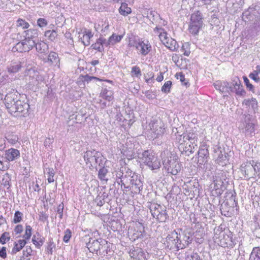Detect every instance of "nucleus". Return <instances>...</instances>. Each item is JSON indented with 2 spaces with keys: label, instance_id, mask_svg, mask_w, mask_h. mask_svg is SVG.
<instances>
[{
  "label": "nucleus",
  "instance_id": "1",
  "mask_svg": "<svg viewBox=\"0 0 260 260\" xmlns=\"http://www.w3.org/2000/svg\"><path fill=\"white\" fill-rule=\"evenodd\" d=\"M115 182L121 186L123 191H131L137 194L143 189V183L138 176L126 167H121L115 172Z\"/></svg>",
  "mask_w": 260,
  "mask_h": 260
},
{
  "label": "nucleus",
  "instance_id": "2",
  "mask_svg": "<svg viewBox=\"0 0 260 260\" xmlns=\"http://www.w3.org/2000/svg\"><path fill=\"white\" fill-rule=\"evenodd\" d=\"M4 103L9 112L15 117L19 116L20 113L23 115L28 113L30 109L28 103L18 100L17 95L13 93L6 95Z\"/></svg>",
  "mask_w": 260,
  "mask_h": 260
},
{
  "label": "nucleus",
  "instance_id": "3",
  "mask_svg": "<svg viewBox=\"0 0 260 260\" xmlns=\"http://www.w3.org/2000/svg\"><path fill=\"white\" fill-rule=\"evenodd\" d=\"M4 103L9 112L15 117L19 116L20 113L23 115L28 113L30 109L28 103L18 100L17 95L13 93L6 95Z\"/></svg>",
  "mask_w": 260,
  "mask_h": 260
},
{
  "label": "nucleus",
  "instance_id": "4",
  "mask_svg": "<svg viewBox=\"0 0 260 260\" xmlns=\"http://www.w3.org/2000/svg\"><path fill=\"white\" fill-rule=\"evenodd\" d=\"M214 239L215 242L222 247L231 248L236 244L233 233L229 230L222 232L218 229L215 231Z\"/></svg>",
  "mask_w": 260,
  "mask_h": 260
},
{
  "label": "nucleus",
  "instance_id": "5",
  "mask_svg": "<svg viewBox=\"0 0 260 260\" xmlns=\"http://www.w3.org/2000/svg\"><path fill=\"white\" fill-rule=\"evenodd\" d=\"M147 207L150 210L151 215L158 222H165L169 216L166 208L157 203L148 202Z\"/></svg>",
  "mask_w": 260,
  "mask_h": 260
},
{
  "label": "nucleus",
  "instance_id": "6",
  "mask_svg": "<svg viewBox=\"0 0 260 260\" xmlns=\"http://www.w3.org/2000/svg\"><path fill=\"white\" fill-rule=\"evenodd\" d=\"M84 159L87 165L89 167H96L104 166L106 161L105 158L102 155V153L95 150H87L83 156Z\"/></svg>",
  "mask_w": 260,
  "mask_h": 260
},
{
  "label": "nucleus",
  "instance_id": "7",
  "mask_svg": "<svg viewBox=\"0 0 260 260\" xmlns=\"http://www.w3.org/2000/svg\"><path fill=\"white\" fill-rule=\"evenodd\" d=\"M203 16L199 11H194L190 16L188 31L193 36L198 35L203 24Z\"/></svg>",
  "mask_w": 260,
  "mask_h": 260
},
{
  "label": "nucleus",
  "instance_id": "8",
  "mask_svg": "<svg viewBox=\"0 0 260 260\" xmlns=\"http://www.w3.org/2000/svg\"><path fill=\"white\" fill-rule=\"evenodd\" d=\"M177 159L176 156L171 155L162 161L165 170L173 175H177L181 170V165L177 161Z\"/></svg>",
  "mask_w": 260,
  "mask_h": 260
},
{
  "label": "nucleus",
  "instance_id": "9",
  "mask_svg": "<svg viewBox=\"0 0 260 260\" xmlns=\"http://www.w3.org/2000/svg\"><path fill=\"white\" fill-rule=\"evenodd\" d=\"M226 178V173L223 171L218 173L214 178L213 186L211 187L213 196H219L223 193L225 188L223 181Z\"/></svg>",
  "mask_w": 260,
  "mask_h": 260
},
{
  "label": "nucleus",
  "instance_id": "10",
  "mask_svg": "<svg viewBox=\"0 0 260 260\" xmlns=\"http://www.w3.org/2000/svg\"><path fill=\"white\" fill-rule=\"evenodd\" d=\"M150 127L152 133V137L154 139L161 138L166 132L165 124L160 119L151 121Z\"/></svg>",
  "mask_w": 260,
  "mask_h": 260
},
{
  "label": "nucleus",
  "instance_id": "11",
  "mask_svg": "<svg viewBox=\"0 0 260 260\" xmlns=\"http://www.w3.org/2000/svg\"><path fill=\"white\" fill-rule=\"evenodd\" d=\"M198 155L197 163L199 165H205L208 162L209 159V153L208 146L206 143L203 142L200 145Z\"/></svg>",
  "mask_w": 260,
  "mask_h": 260
},
{
  "label": "nucleus",
  "instance_id": "12",
  "mask_svg": "<svg viewBox=\"0 0 260 260\" xmlns=\"http://www.w3.org/2000/svg\"><path fill=\"white\" fill-rule=\"evenodd\" d=\"M234 92L237 95L244 96L246 92L242 88L241 82L238 78L235 77L232 81L229 82L228 93Z\"/></svg>",
  "mask_w": 260,
  "mask_h": 260
},
{
  "label": "nucleus",
  "instance_id": "13",
  "mask_svg": "<svg viewBox=\"0 0 260 260\" xmlns=\"http://www.w3.org/2000/svg\"><path fill=\"white\" fill-rule=\"evenodd\" d=\"M237 202L236 201V196L232 194L229 199L227 200L226 202H224L220 206L221 213L222 215L225 217H231L232 212L230 211L231 207L229 206L231 205L233 208L236 206Z\"/></svg>",
  "mask_w": 260,
  "mask_h": 260
},
{
  "label": "nucleus",
  "instance_id": "14",
  "mask_svg": "<svg viewBox=\"0 0 260 260\" xmlns=\"http://www.w3.org/2000/svg\"><path fill=\"white\" fill-rule=\"evenodd\" d=\"M179 240H180L179 234L178 235V233L174 230L166 237L167 245L170 249L176 248L178 251L180 249L178 247L179 245Z\"/></svg>",
  "mask_w": 260,
  "mask_h": 260
},
{
  "label": "nucleus",
  "instance_id": "15",
  "mask_svg": "<svg viewBox=\"0 0 260 260\" xmlns=\"http://www.w3.org/2000/svg\"><path fill=\"white\" fill-rule=\"evenodd\" d=\"M160 40L167 48L172 51H176L179 48L177 41L172 38H169L167 32H164L160 35Z\"/></svg>",
  "mask_w": 260,
  "mask_h": 260
},
{
  "label": "nucleus",
  "instance_id": "16",
  "mask_svg": "<svg viewBox=\"0 0 260 260\" xmlns=\"http://www.w3.org/2000/svg\"><path fill=\"white\" fill-rule=\"evenodd\" d=\"M104 243H105V240L102 238L96 239L89 238L88 242H86V247L90 252L98 254V252L100 250V245H103Z\"/></svg>",
  "mask_w": 260,
  "mask_h": 260
},
{
  "label": "nucleus",
  "instance_id": "17",
  "mask_svg": "<svg viewBox=\"0 0 260 260\" xmlns=\"http://www.w3.org/2000/svg\"><path fill=\"white\" fill-rule=\"evenodd\" d=\"M130 256L133 260H148L149 254L139 247L133 246L131 248L129 252Z\"/></svg>",
  "mask_w": 260,
  "mask_h": 260
},
{
  "label": "nucleus",
  "instance_id": "18",
  "mask_svg": "<svg viewBox=\"0 0 260 260\" xmlns=\"http://www.w3.org/2000/svg\"><path fill=\"white\" fill-rule=\"evenodd\" d=\"M254 161L246 162L241 165L240 171L242 175L247 179L253 177L255 175V166H253Z\"/></svg>",
  "mask_w": 260,
  "mask_h": 260
},
{
  "label": "nucleus",
  "instance_id": "19",
  "mask_svg": "<svg viewBox=\"0 0 260 260\" xmlns=\"http://www.w3.org/2000/svg\"><path fill=\"white\" fill-rule=\"evenodd\" d=\"M245 119L243 123L246 135L252 136L255 134L254 124L251 122V117L249 115L244 114Z\"/></svg>",
  "mask_w": 260,
  "mask_h": 260
},
{
  "label": "nucleus",
  "instance_id": "20",
  "mask_svg": "<svg viewBox=\"0 0 260 260\" xmlns=\"http://www.w3.org/2000/svg\"><path fill=\"white\" fill-rule=\"evenodd\" d=\"M179 237H180V240H179V245L178 247L180 249L185 248L192 240V236L189 233H184L182 236L179 234Z\"/></svg>",
  "mask_w": 260,
  "mask_h": 260
},
{
  "label": "nucleus",
  "instance_id": "21",
  "mask_svg": "<svg viewBox=\"0 0 260 260\" xmlns=\"http://www.w3.org/2000/svg\"><path fill=\"white\" fill-rule=\"evenodd\" d=\"M255 6H251L249 7L247 10L243 12V16L244 17L250 20H253L254 18L256 20L259 21V15H257V13L255 11Z\"/></svg>",
  "mask_w": 260,
  "mask_h": 260
},
{
  "label": "nucleus",
  "instance_id": "22",
  "mask_svg": "<svg viewBox=\"0 0 260 260\" xmlns=\"http://www.w3.org/2000/svg\"><path fill=\"white\" fill-rule=\"evenodd\" d=\"M139 224L140 225L138 230H134L132 234L128 233L129 239L132 241H135L137 239H142L143 238V232H144V227L142 224H140V223Z\"/></svg>",
  "mask_w": 260,
  "mask_h": 260
},
{
  "label": "nucleus",
  "instance_id": "23",
  "mask_svg": "<svg viewBox=\"0 0 260 260\" xmlns=\"http://www.w3.org/2000/svg\"><path fill=\"white\" fill-rule=\"evenodd\" d=\"M25 39L22 40L25 46L27 48V51H29L32 48V30L29 29L25 31Z\"/></svg>",
  "mask_w": 260,
  "mask_h": 260
},
{
  "label": "nucleus",
  "instance_id": "24",
  "mask_svg": "<svg viewBox=\"0 0 260 260\" xmlns=\"http://www.w3.org/2000/svg\"><path fill=\"white\" fill-rule=\"evenodd\" d=\"M83 34V36L80 38V41L85 46H89L90 39L93 37V34L90 30L85 29Z\"/></svg>",
  "mask_w": 260,
  "mask_h": 260
},
{
  "label": "nucleus",
  "instance_id": "25",
  "mask_svg": "<svg viewBox=\"0 0 260 260\" xmlns=\"http://www.w3.org/2000/svg\"><path fill=\"white\" fill-rule=\"evenodd\" d=\"M196 147H197V145L193 143H191L186 146H184V145L181 143L179 145L178 148L182 153L184 152L188 156L190 154L193 153Z\"/></svg>",
  "mask_w": 260,
  "mask_h": 260
},
{
  "label": "nucleus",
  "instance_id": "26",
  "mask_svg": "<svg viewBox=\"0 0 260 260\" xmlns=\"http://www.w3.org/2000/svg\"><path fill=\"white\" fill-rule=\"evenodd\" d=\"M19 151L16 149L11 148L6 152V158L9 161H13L19 157Z\"/></svg>",
  "mask_w": 260,
  "mask_h": 260
},
{
  "label": "nucleus",
  "instance_id": "27",
  "mask_svg": "<svg viewBox=\"0 0 260 260\" xmlns=\"http://www.w3.org/2000/svg\"><path fill=\"white\" fill-rule=\"evenodd\" d=\"M100 96L107 101L111 102L113 100V92L107 88H103L101 93Z\"/></svg>",
  "mask_w": 260,
  "mask_h": 260
},
{
  "label": "nucleus",
  "instance_id": "28",
  "mask_svg": "<svg viewBox=\"0 0 260 260\" xmlns=\"http://www.w3.org/2000/svg\"><path fill=\"white\" fill-rule=\"evenodd\" d=\"M260 65L256 66L253 71L249 75V77L254 82L258 83L260 82Z\"/></svg>",
  "mask_w": 260,
  "mask_h": 260
},
{
  "label": "nucleus",
  "instance_id": "29",
  "mask_svg": "<svg viewBox=\"0 0 260 260\" xmlns=\"http://www.w3.org/2000/svg\"><path fill=\"white\" fill-rule=\"evenodd\" d=\"M139 48H140V53L144 56H146L150 51L151 46L150 44L145 43L144 41H140L139 45Z\"/></svg>",
  "mask_w": 260,
  "mask_h": 260
},
{
  "label": "nucleus",
  "instance_id": "30",
  "mask_svg": "<svg viewBox=\"0 0 260 260\" xmlns=\"http://www.w3.org/2000/svg\"><path fill=\"white\" fill-rule=\"evenodd\" d=\"M228 154L225 152L223 153L221 151L219 154L216 161L219 166H225L229 162V159L228 158Z\"/></svg>",
  "mask_w": 260,
  "mask_h": 260
},
{
  "label": "nucleus",
  "instance_id": "31",
  "mask_svg": "<svg viewBox=\"0 0 260 260\" xmlns=\"http://www.w3.org/2000/svg\"><path fill=\"white\" fill-rule=\"evenodd\" d=\"M151 161L147 165L148 168L151 170H158L160 168V161L157 156H155L154 157H152L151 158Z\"/></svg>",
  "mask_w": 260,
  "mask_h": 260
},
{
  "label": "nucleus",
  "instance_id": "32",
  "mask_svg": "<svg viewBox=\"0 0 260 260\" xmlns=\"http://www.w3.org/2000/svg\"><path fill=\"white\" fill-rule=\"evenodd\" d=\"M154 154L149 150H145L142 153V160L145 165H147L151 161V158L154 157Z\"/></svg>",
  "mask_w": 260,
  "mask_h": 260
},
{
  "label": "nucleus",
  "instance_id": "33",
  "mask_svg": "<svg viewBox=\"0 0 260 260\" xmlns=\"http://www.w3.org/2000/svg\"><path fill=\"white\" fill-rule=\"evenodd\" d=\"M44 243V238L39 233L37 232L34 235V245L36 248H40Z\"/></svg>",
  "mask_w": 260,
  "mask_h": 260
},
{
  "label": "nucleus",
  "instance_id": "34",
  "mask_svg": "<svg viewBox=\"0 0 260 260\" xmlns=\"http://www.w3.org/2000/svg\"><path fill=\"white\" fill-rule=\"evenodd\" d=\"M101 167L102 168L100 169L98 172V178L101 181H104L107 183L108 180V179L107 177L108 170L104 166Z\"/></svg>",
  "mask_w": 260,
  "mask_h": 260
},
{
  "label": "nucleus",
  "instance_id": "35",
  "mask_svg": "<svg viewBox=\"0 0 260 260\" xmlns=\"http://www.w3.org/2000/svg\"><path fill=\"white\" fill-rule=\"evenodd\" d=\"M35 46L37 51L41 54L45 53L47 49V45L44 42H40L35 43V41H34V47Z\"/></svg>",
  "mask_w": 260,
  "mask_h": 260
},
{
  "label": "nucleus",
  "instance_id": "36",
  "mask_svg": "<svg viewBox=\"0 0 260 260\" xmlns=\"http://www.w3.org/2000/svg\"><path fill=\"white\" fill-rule=\"evenodd\" d=\"M119 13L124 16H127L128 14L132 13V10L130 7H128V5L126 3H123L121 4V6L119 9Z\"/></svg>",
  "mask_w": 260,
  "mask_h": 260
},
{
  "label": "nucleus",
  "instance_id": "37",
  "mask_svg": "<svg viewBox=\"0 0 260 260\" xmlns=\"http://www.w3.org/2000/svg\"><path fill=\"white\" fill-rule=\"evenodd\" d=\"M183 139L184 142L186 140H188L190 142V143L195 144L198 139V134L193 132H189L183 136Z\"/></svg>",
  "mask_w": 260,
  "mask_h": 260
},
{
  "label": "nucleus",
  "instance_id": "38",
  "mask_svg": "<svg viewBox=\"0 0 260 260\" xmlns=\"http://www.w3.org/2000/svg\"><path fill=\"white\" fill-rule=\"evenodd\" d=\"M27 46H25L23 41L17 43L15 46H14L12 49V51L13 52H26L27 48H26Z\"/></svg>",
  "mask_w": 260,
  "mask_h": 260
},
{
  "label": "nucleus",
  "instance_id": "39",
  "mask_svg": "<svg viewBox=\"0 0 260 260\" xmlns=\"http://www.w3.org/2000/svg\"><path fill=\"white\" fill-rule=\"evenodd\" d=\"M249 260H260V247H254L252 249Z\"/></svg>",
  "mask_w": 260,
  "mask_h": 260
},
{
  "label": "nucleus",
  "instance_id": "40",
  "mask_svg": "<svg viewBox=\"0 0 260 260\" xmlns=\"http://www.w3.org/2000/svg\"><path fill=\"white\" fill-rule=\"evenodd\" d=\"M48 60L52 63L59 66L58 63L59 62V59L58 54L56 52H51L48 56Z\"/></svg>",
  "mask_w": 260,
  "mask_h": 260
},
{
  "label": "nucleus",
  "instance_id": "41",
  "mask_svg": "<svg viewBox=\"0 0 260 260\" xmlns=\"http://www.w3.org/2000/svg\"><path fill=\"white\" fill-rule=\"evenodd\" d=\"M36 78V81L38 82V83L36 84L38 87H41V85L42 84V86L45 84L44 82V78L43 75L40 74L38 72H35L34 71V78Z\"/></svg>",
  "mask_w": 260,
  "mask_h": 260
},
{
  "label": "nucleus",
  "instance_id": "42",
  "mask_svg": "<svg viewBox=\"0 0 260 260\" xmlns=\"http://www.w3.org/2000/svg\"><path fill=\"white\" fill-rule=\"evenodd\" d=\"M32 250L30 246H26L25 250H23V254L22 256L20 258V260H30V256Z\"/></svg>",
  "mask_w": 260,
  "mask_h": 260
},
{
  "label": "nucleus",
  "instance_id": "43",
  "mask_svg": "<svg viewBox=\"0 0 260 260\" xmlns=\"http://www.w3.org/2000/svg\"><path fill=\"white\" fill-rule=\"evenodd\" d=\"M21 66L19 62H12L8 68V71L10 73H15L20 69Z\"/></svg>",
  "mask_w": 260,
  "mask_h": 260
},
{
  "label": "nucleus",
  "instance_id": "44",
  "mask_svg": "<svg viewBox=\"0 0 260 260\" xmlns=\"http://www.w3.org/2000/svg\"><path fill=\"white\" fill-rule=\"evenodd\" d=\"M123 36L121 35L113 34L112 35L109 37L110 44H111V45H114L115 44L120 42Z\"/></svg>",
  "mask_w": 260,
  "mask_h": 260
},
{
  "label": "nucleus",
  "instance_id": "45",
  "mask_svg": "<svg viewBox=\"0 0 260 260\" xmlns=\"http://www.w3.org/2000/svg\"><path fill=\"white\" fill-rule=\"evenodd\" d=\"M45 36L50 41H54L57 36V32L54 30H48L45 31Z\"/></svg>",
  "mask_w": 260,
  "mask_h": 260
},
{
  "label": "nucleus",
  "instance_id": "46",
  "mask_svg": "<svg viewBox=\"0 0 260 260\" xmlns=\"http://www.w3.org/2000/svg\"><path fill=\"white\" fill-rule=\"evenodd\" d=\"M45 172L48 174L47 180L49 183H52L54 182V171L53 168H46Z\"/></svg>",
  "mask_w": 260,
  "mask_h": 260
},
{
  "label": "nucleus",
  "instance_id": "47",
  "mask_svg": "<svg viewBox=\"0 0 260 260\" xmlns=\"http://www.w3.org/2000/svg\"><path fill=\"white\" fill-rule=\"evenodd\" d=\"M101 41H102L101 39H97L96 42L94 44L92 45V47L93 49L98 50L99 52H102L104 51V47L102 45V43Z\"/></svg>",
  "mask_w": 260,
  "mask_h": 260
},
{
  "label": "nucleus",
  "instance_id": "48",
  "mask_svg": "<svg viewBox=\"0 0 260 260\" xmlns=\"http://www.w3.org/2000/svg\"><path fill=\"white\" fill-rule=\"evenodd\" d=\"M181 50L183 52L185 56H188L190 53V45L188 43H184L182 44Z\"/></svg>",
  "mask_w": 260,
  "mask_h": 260
},
{
  "label": "nucleus",
  "instance_id": "49",
  "mask_svg": "<svg viewBox=\"0 0 260 260\" xmlns=\"http://www.w3.org/2000/svg\"><path fill=\"white\" fill-rule=\"evenodd\" d=\"M172 81H171L166 82L161 87V91L166 93H169L172 86Z\"/></svg>",
  "mask_w": 260,
  "mask_h": 260
},
{
  "label": "nucleus",
  "instance_id": "50",
  "mask_svg": "<svg viewBox=\"0 0 260 260\" xmlns=\"http://www.w3.org/2000/svg\"><path fill=\"white\" fill-rule=\"evenodd\" d=\"M131 74L132 76L140 77L142 75L140 68L137 66L132 67Z\"/></svg>",
  "mask_w": 260,
  "mask_h": 260
},
{
  "label": "nucleus",
  "instance_id": "51",
  "mask_svg": "<svg viewBox=\"0 0 260 260\" xmlns=\"http://www.w3.org/2000/svg\"><path fill=\"white\" fill-rule=\"evenodd\" d=\"M81 77H82V79L84 82H86L87 83H89L90 81H91L92 80H94L95 81H102V80L98 77H94V76H90L88 75H81Z\"/></svg>",
  "mask_w": 260,
  "mask_h": 260
},
{
  "label": "nucleus",
  "instance_id": "52",
  "mask_svg": "<svg viewBox=\"0 0 260 260\" xmlns=\"http://www.w3.org/2000/svg\"><path fill=\"white\" fill-rule=\"evenodd\" d=\"M105 243H104V244H103V245H100V250L98 252V254L99 255L105 256L107 254V252L106 251V249L107 248H109V247L107 241L105 240Z\"/></svg>",
  "mask_w": 260,
  "mask_h": 260
},
{
  "label": "nucleus",
  "instance_id": "53",
  "mask_svg": "<svg viewBox=\"0 0 260 260\" xmlns=\"http://www.w3.org/2000/svg\"><path fill=\"white\" fill-rule=\"evenodd\" d=\"M140 42V41L138 42L134 39L129 38L128 46L129 47H135L136 49H139Z\"/></svg>",
  "mask_w": 260,
  "mask_h": 260
},
{
  "label": "nucleus",
  "instance_id": "54",
  "mask_svg": "<svg viewBox=\"0 0 260 260\" xmlns=\"http://www.w3.org/2000/svg\"><path fill=\"white\" fill-rule=\"evenodd\" d=\"M10 239V237L9 233L5 232L0 237V243L2 244H4L6 243V241H9Z\"/></svg>",
  "mask_w": 260,
  "mask_h": 260
},
{
  "label": "nucleus",
  "instance_id": "55",
  "mask_svg": "<svg viewBox=\"0 0 260 260\" xmlns=\"http://www.w3.org/2000/svg\"><path fill=\"white\" fill-rule=\"evenodd\" d=\"M22 214L21 212L19 211H16L14 214L13 222L15 223L20 222L22 220Z\"/></svg>",
  "mask_w": 260,
  "mask_h": 260
},
{
  "label": "nucleus",
  "instance_id": "56",
  "mask_svg": "<svg viewBox=\"0 0 260 260\" xmlns=\"http://www.w3.org/2000/svg\"><path fill=\"white\" fill-rule=\"evenodd\" d=\"M55 247V244L54 243L53 240L50 239L49 241V242L48 243V246L47 247V251L48 253L52 254L53 252V249Z\"/></svg>",
  "mask_w": 260,
  "mask_h": 260
},
{
  "label": "nucleus",
  "instance_id": "57",
  "mask_svg": "<svg viewBox=\"0 0 260 260\" xmlns=\"http://www.w3.org/2000/svg\"><path fill=\"white\" fill-rule=\"evenodd\" d=\"M71 237V231L68 229L64 231V235L63 238V241L65 243H68Z\"/></svg>",
  "mask_w": 260,
  "mask_h": 260
},
{
  "label": "nucleus",
  "instance_id": "58",
  "mask_svg": "<svg viewBox=\"0 0 260 260\" xmlns=\"http://www.w3.org/2000/svg\"><path fill=\"white\" fill-rule=\"evenodd\" d=\"M229 82L221 81V88L219 91L221 92H228Z\"/></svg>",
  "mask_w": 260,
  "mask_h": 260
},
{
  "label": "nucleus",
  "instance_id": "59",
  "mask_svg": "<svg viewBox=\"0 0 260 260\" xmlns=\"http://www.w3.org/2000/svg\"><path fill=\"white\" fill-rule=\"evenodd\" d=\"M31 235V227L30 225H26L25 234L23 237L26 239H29Z\"/></svg>",
  "mask_w": 260,
  "mask_h": 260
},
{
  "label": "nucleus",
  "instance_id": "60",
  "mask_svg": "<svg viewBox=\"0 0 260 260\" xmlns=\"http://www.w3.org/2000/svg\"><path fill=\"white\" fill-rule=\"evenodd\" d=\"M176 77L178 79H179L181 82L182 84L184 85H187L188 84V82L186 81V79L185 78L184 75L182 73H179L176 74Z\"/></svg>",
  "mask_w": 260,
  "mask_h": 260
},
{
  "label": "nucleus",
  "instance_id": "61",
  "mask_svg": "<svg viewBox=\"0 0 260 260\" xmlns=\"http://www.w3.org/2000/svg\"><path fill=\"white\" fill-rule=\"evenodd\" d=\"M47 24V21L45 18H40L37 20V25L40 27H45Z\"/></svg>",
  "mask_w": 260,
  "mask_h": 260
},
{
  "label": "nucleus",
  "instance_id": "62",
  "mask_svg": "<svg viewBox=\"0 0 260 260\" xmlns=\"http://www.w3.org/2000/svg\"><path fill=\"white\" fill-rule=\"evenodd\" d=\"M63 208L64 206L63 203L60 204L57 207L56 211L57 214H58V216L60 219L62 218Z\"/></svg>",
  "mask_w": 260,
  "mask_h": 260
},
{
  "label": "nucleus",
  "instance_id": "63",
  "mask_svg": "<svg viewBox=\"0 0 260 260\" xmlns=\"http://www.w3.org/2000/svg\"><path fill=\"white\" fill-rule=\"evenodd\" d=\"M243 80L247 88H248L249 90L253 92V86L250 83L249 79L246 76H244Z\"/></svg>",
  "mask_w": 260,
  "mask_h": 260
},
{
  "label": "nucleus",
  "instance_id": "64",
  "mask_svg": "<svg viewBox=\"0 0 260 260\" xmlns=\"http://www.w3.org/2000/svg\"><path fill=\"white\" fill-rule=\"evenodd\" d=\"M29 24L22 19H18L17 20V26H22L23 28H27L29 26Z\"/></svg>",
  "mask_w": 260,
  "mask_h": 260
}]
</instances>
